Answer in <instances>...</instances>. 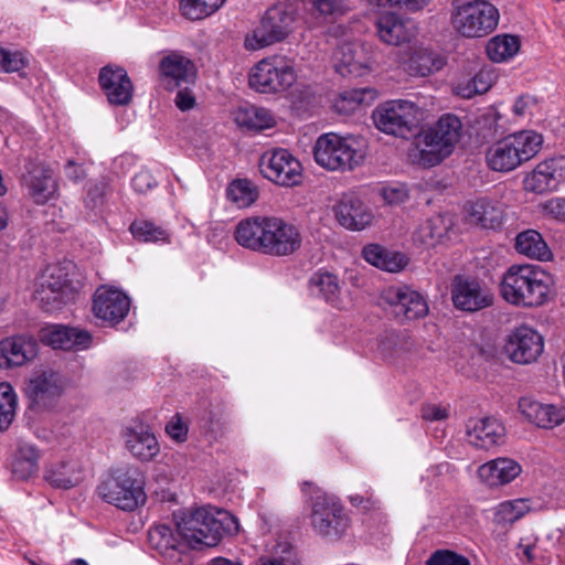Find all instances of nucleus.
Instances as JSON below:
<instances>
[{"label":"nucleus","mask_w":565,"mask_h":565,"mask_svg":"<svg viewBox=\"0 0 565 565\" xmlns=\"http://www.w3.org/2000/svg\"><path fill=\"white\" fill-rule=\"evenodd\" d=\"M126 449L142 462L153 460L160 452V445L151 429L143 425L128 426L121 431Z\"/></svg>","instance_id":"24"},{"label":"nucleus","mask_w":565,"mask_h":565,"mask_svg":"<svg viewBox=\"0 0 565 565\" xmlns=\"http://www.w3.org/2000/svg\"><path fill=\"white\" fill-rule=\"evenodd\" d=\"M467 211L469 222L483 228L495 230L500 227L503 222V211L501 206L486 199L471 202Z\"/></svg>","instance_id":"36"},{"label":"nucleus","mask_w":565,"mask_h":565,"mask_svg":"<svg viewBox=\"0 0 565 565\" xmlns=\"http://www.w3.org/2000/svg\"><path fill=\"white\" fill-rule=\"evenodd\" d=\"M520 50V40L515 35L500 34L490 39L486 51L489 58L495 63L513 57Z\"/></svg>","instance_id":"40"},{"label":"nucleus","mask_w":565,"mask_h":565,"mask_svg":"<svg viewBox=\"0 0 565 565\" xmlns=\"http://www.w3.org/2000/svg\"><path fill=\"white\" fill-rule=\"evenodd\" d=\"M505 428L493 417L470 420L467 426L468 443L478 449H490L504 441Z\"/></svg>","instance_id":"28"},{"label":"nucleus","mask_w":565,"mask_h":565,"mask_svg":"<svg viewBox=\"0 0 565 565\" xmlns=\"http://www.w3.org/2000/svg\"><path fill=\"white\" fill-rule=\"evenodd\" d=\"M529 508L524 500L504 501L500 503L494 512L493 522L502 527L511 526L520 520Z\"/></svg>","instance_id":"44"},{"label":"nucleus","mask_w":565,"mask_h":565,"mask_svg":"<svg viewBox=\"0 0 565 565\" xmlns=\"http://www.w3.org/2000/svg\"><path fill=\"white\" fill-rule=\"evenodd\" d=\"M177 532L190 548L213 547L224 536L236 535L238 520L226 510L214 508L181 509L173 513Z\"/></svg>","instance_id":"1"},{"label":"nucleus","mask_w":565,"mask_h":565,"mask_svg":"<svg viewBox=\"0 0 565 565\" xmlns=\"http://www.w3.org/2000/svg\"><path fill=\"white\" fill-rule=\"evenodd\" d=\"M450 292L455 308L460 311L477 312L493 303L489 288L476 278L455 276Z\"/></svg>","instance_id":"14"},{"label":"nucleus","mask_w":565,"mask_h":565,"mask_svg":"<svg viewBox=\"0 0 565 565\" xmlns=\"http://www.w3.org/2000/svg\"><path fill=\"white\" fill-rule=\"evenodd\" d=\"M316 497L312 498L310 522L315 532L330 540H338L350 527L351 521L345 509L333 495L320 492L315 487Z\"/></svg>","instance_id":"8"},{"label":"nucleus","mask_w":565,"mask_h":565,"mask_svg":"<svg viewBox=\"0 0 565 565\" xmlns=\"http://www.w3.org/2000/svg\"><path fill=\"white\" fill-rule=\"evenodd\" d=\"M160 78L168 89H174L181 84L193 83L196 78V67L186 56L171 52L159 63Z\"/></svg>","instance_id":"23"},{"label":"nucleus","mask_w":565,"mask_h":565,"mask_svg":"<svg viewBox=\"0 0 565 565\" xmlns=\"http://www.w3.org/2000/svg\"><path fill=\"white\" fill-rule=\"evenodd\" d=\"M334 211L338 222L352 231L365 228L373 218L369 207L354 195H343Z\"/></svg>","instance_id":"31"},{"label":"nucleus","mask_w":565,"mask_h":565,"mask_svg":"<svg viewBox=\"0 0 565 565\" xmlns=\"http://www.w3.org/2000/svg\"><path fill=\"white\" fill-rule=\"evenodd\" d=\"M543 349V337L527 326H520L512 330L504 345V351L510 360L519 364H530L536 361Z\"/></svg>","instance_id":"16"},{"label":"nucleus","mask_w":565,"mask_h":565,"mask_svg":"<svg viewBox=\"0 0 565 565\" xmlns=\"http://www.w3.org/2000/svg\"><path fill=\"white\" fill-rule=\"evenodd\" d=\"M521 473V466L510 458H497L483 463L478 469L480 479L489 487L511 482Z\"/></svg>","instance_id":"33"},{"label":"nucleus","mask_w":565,"mask_h":565,"mask_svg":"<svg viewBox=\"0 0 565 565\" xmlns=\"http://www.w3.org/2000/svg\"><path fill=\"white\" fill-rule=\"evenodd\" d=\"M364 259L382 270L396 273L407 264V258L402 253L391 252L379 244H370L362 250Z\"/></svg>","instance_id":"37"},{"label":"nucleus","mask_w":565,"mask_h":565,"mask_svg":"<svg viewBox=\"0 0 565 565\" xmlns=\"http://www.w3.org/2000/svg\"><path fill=\"white\" fill-rule=\"evenodd\" d=\"M313 157L320 167L331 171L352 170L361 159L352 143L337 134L321 135L313 147Z\"/></svg>","instance_id":"11"},{"label":"nucleus","mask_w":565,"mask_h":565,"mask_svg":"<svg viewBox=\"0 0 565 565\" xmlns=\"http://www.w3.org/2000/svg\"><path fill=\"white\" fill-rule=\"evenodd\" d=\"M427 565H470L469 561L455 552L436 551L427 561Z\"/></svg>","instance_id":"56"},{"label":"nucleus","mask_w":565,"mask_h":565,"mask_svg":"<svg viewBox=\"0 0 565 565\" xmlns=\"http://www.w3.org/2000/svg\"><path fill=\"white\" fill-rule=\"evenodd\" d=\"M391 7L408 12H417L426 8L430 0H386Z\"/></svg>","instance_id":"63"},{"label":"nucleus","mask_w":565,"mask_h":565,"mask_svg":"<svg viewBox=\"0 0 565 565\" xmlns=\"http://www.w3.org/2000/svg\"><path fill=\"white\" fill-rule=\"evenodd\" d=\"M301 242V235L296 226L282 218L270 216L265 255H291L300 248Z\"/></svg>","instance_id":"18"},{"label":"nucleus","mask_w":565,"mask_h":565,"mask_svg":"<svg viewBox=\"0 0 565 565\" xmlns=\"http://www.w3.org/2000/svg\"><path fill=\"white\" fill-rule=\"evenodd\" d=\"M450 223L440 214L425 220L413 234L416 244L434 247L448 233Z\"/></svg>","instance_id":"39"},{"label":"nucleus","mask_w":565,"mask_h":565,"mask_svg":"<svg viewBox=\"0 0 565 565\" xmlns=\"http://www.w3.org/2000/svg\"><path fill=\"white\" fill-rule=\"evenodd\" d=\"M335 71L342 76H360L365 68L363 52L358 44L345 42L333 52Z\"/></svg>","instance_id":"34"},{"label":"nucleus","mask_w":565,"mask_h":565,"mask_svg":"<svg viewBox=\"0 0 565 565\" xmlns=\"http://www.w3.org/2000/svg\"><path fill=\"white\" fill-rule=\"evenodd\" d=\"M557 166L558 162L555 159L540 162L534 170L525 177L523 181L524 189L534 193L556 190L562 177Z\"/></svg>","instance_id":"32"},{"label":"nucleus","mask_w":565,"mask_h":565,"mask_svg":"<svg viewBox=\"0 0 565 565\" xmlns=\"http://www.w3.org/2000/svg\"><path fill=\"white\" fill-rule=\"evenodd\" d=\"M259 169L266 179L281 186H295L302 180L300 161L286 149L266 151L260 157Z\"/></svg>","instance_id":"13"},{"label":"nucleus","mask_w":565,"mask_h":565,"mask_svg":"<svg viewBox=\"0 0 565 565\" xmlns=\"http://www.w3.org/2000/svg\"><path fill=\"white\" fill-rule=\"evenodd\" d=\"M312 292L321 295L326 301L330 302L334 307H340V286L339 279L331 273H315L309 280Z\"/></svg>","instance_id":"41"},{"label":"nucleus","mask_w":565,"mask_h":565,"mask_svg":"<svg viewBox=\"0 0 565 565\" xmlns=\"http://www.w3.org/2000/svg\"><path fill=\"white\" fill-rule=\"evenodd\" d=\"M39 338L44 344L62 350H84L92 343V335L88 331L63 324L42 328Z\"/></svg>","instance_id":"22"},{"label":"nucleus","mask_w":565,"mask_h":565,"mask_svg":"<svg viewBox=\"0 0 565 565\" xmlns=\"http://www.w3.org/2000/svg\"><path fill=\"white\" fill-rule=\"evenodd\" d=\"M492 85V77L488 71H480L473 77L459 83L456 92L463 98H471L477 94L487 93Z\"/></svg>","instance_id":"46"},{"label":"nucleus","mask_w":565,"mask_h":565,"mask_svg":"<svg viewBox=\"0 0 565 565\" xmlns=\"http://www.w3.org/2000/svg\"><path fill=\"white\" fill-rule=\"evenodd\" d=\"M39 470V463L24 461L15 457L12 465V473L19 480H26L36 473Z\"/></svg>","instance_id":"57"},{"label":"nucleus","mask_w":565,"mask_h":565,"mask_svg":"<svg viewBox=\"0 0 565 565\" xmlns=\"http://www.w3.org/2000/svg\"><path fill=\"white\" fill-rule=\"evenodd\" d=\"M238 118L241 125L254 130H264L275 125V118L269 110L265 108H250L241 114Z\"/></svg>","instance_id":"50"},{"label":"nucleus","mask_w":565,"mask_h":565,"mask_svg":"<svg viewBox=\"0 0 565 565\" xmlns=\"http://www.w3.org/2000/svg\"><path fill=\"white\" fill-rule=\"evenodd\" d=\"M371 94L367 88H354L342 92L334 100V108L340 114L353 113Z\"/></svg>","instance_id":"51"},{"label":"nucleus","mask_w":565,"mask_h":565,"mask_svg":"<svg viewBox=\"0 0 565 565\" xmlns=\"http://www.w3.org/2000/svg\"><path fill=\"white\" fill-rule=\"evenodd\" d=\"M461 128V121L456 115H443L433 127L416 138L412 154L414 160L425 168L439 164L454 151Z\"/></svg>","instance_id":"3"},{"label":"nucleus","mask_w":565,"mask_h":565,"mask_svg":"<svg viewBox=\"0 0 565 565\" xmlns=\"http://www.w3.org/2000/svg\"><path fill=\"white\" fill-rule=\"evenodd\" d=\"M543 209L546 214L554 218L565 222V199L553 198L544 203Z\"/></svg>","instance_id":"61"},{"label":"nucleus","mask_w":565,"mask_h":565,"mask_svg":"<svg viewBox=\"0 0 565 565\" xmlns=\"http://www.w3.org/2000/svg\"><path fill=\"white\" fill-rule=\"evenodd\" d=\"M276 554L279 555V557L274 556L262 559L260 565H295L297 562L294 547L289 543L278 544Z\"/></svg>","instance_id":"55"},{"label":"nucleus","mask_w":565,"mask_h":565,"mask_svg":"<svg viewBox=\"0 0 565 565\" xmlns=\"http://www.w3.org/2000/svg\"><path fill=\"white\" fill-rule=\"evenodd\" d=\"M132 236L140 242H166L168 233L160 226L146 220H136L130 225Z\"/></svg>","instance_id":"48"},{"label":"nucleus","mask_w":565,"mask_h":565,"mask_svg":"<svg viewBox=\"0 0 565 565\" xmlns=\"http://www.w3.org/2000/svg\"><path fill=\"white\" fill-rule=\"evenodd\" d=\"M132 188L139 193H145L156 184L153 175L148 170H141L132 179Z\"/></svg>","instance_id":"60"},{"label":"nucleus","mask_w":565,"mask_h":565,"mask_svg":"<svg viewBox=\"0 0 565 565\" xmlns=\"http://www.w3.org/2000/svg\"><path fill=\"white\" fill-rule=\"evenodd\" d=\"M294 22L295 13L288 6L268 8L253 34L246 36V49L255 51L284 41L291 33Z\"/></svg>","instance_id":"10"},{"label":"nucleus","mask_w":565,"mask_h":565,"mask_svg":"<svg viewBox=\"0 0 565 565\" xmlns=\"http://www.w3.org/2000/svg\"><path fill=\"white\" fill-rule=\"evenodd\" d=\"M445 60L437 53L427 49H416L404 63V70L411 76L425 77L440 71Z\"/></svg>","instance_id":"35"},{"label":"nucleus","mask_w":565,"mask_h":565,"mask_svg":"<svg viewBox=\"0 0 565 565\" xmlns=\"http://www.w3.org/2000/svg\"><path fill=\"white\" fill-rule=\"evenodd\" d=\"M375 25L379 39L388 45H402L416 34L415 24L411 19L393 12L381 14Z\"/></svg>","instance_id":"26"},{"label":"nucleus","mask_w":565,"mask_h":565,"mask_svg":"<svg viewBox=\"0 0 565 565\" xmlns=\"http://www.w3.org/2000/svg\"><path fill=\"white\" fill-rule=\"evenodd\" d=\"M44 478L54 488L70 489L74 486L73 480L61 469H47Z\"/></svg>","instance_id":"59"},{"label":"nucleus","mask_w":565,"mask_h":565,"mask_svg":"<svg viewBox=\"0 0 565 565\" xmlns=\"http://www.w3.org/2000/svg\"><path fill=\"white\" fill-rule=\"evenodd\" d=\"M521 413L540 428L552 429L565 422V408L523 397L519 402Z\"/></svg>","instance_id":"30"},{"label":"nucleus","mask_w":565,"mask_h":565,"mask_svg":"<svg viewBox=\"0 0 565 565\" xmlns=\"http://www.w3.org/2000/svg\"><path fill=\"white\" fill-rule=\"evenodd\" d=\"M515 249L529 258L545 262L551 259L552 252L542 235L534 230L521 232L515 237Z\"/></svg>","instance_id":"38"},{"label":"nucleus","mask_w":565,"mask_h":565,"mask_svg":"<svg viewBox=\"0 0 565 565\" xmlns=\"http://www.w3.org/2000/svg\"><path fill=\"white\" fill-rule=\"evenodd\" d=\"M25 170L26 173L22 180L28 188L30 196L38 204L46 203L57 189L53 171L45 164L34 161H29Z\"/></svg>","instance_id":"25"},{"label":"nucleus","mask_w":565,"mask_h":565,"mask_svg":"<svg viewBox=\"0 0 565 565\" xmlns=\"http://www.w3.org/2000/svg\"><path fill=\"white\" fill-rule=\"evenodd\" d=\"M303 2L311 6L319 15L332 19L340 18L351 10L349 0H303Z\"/></svg>","instance_id":"49"},{"label":"nucleus","mask_w":565,"mask_h":565,"mask_svg":"<svg viewBox=\"0 0 565 565\" xmlns=\"http://www.w3.org/2000/svg\"><path fill=\"white\" fill-rule=\"evenodd\" d=\"M366 494L367 495H361L358 493L350 494L348 500L353 507L362 508L367 511L377 508L379 501L374 499L373 494L369 493V491H366Z\"/></svg>","instance_id":"64"},{"label":"nucleus","mask_w":565,"mask_h":565,"mask_svg":"<svg viewBox=\"0 0 565 565\" xmlns=\"http://www.w3.org/2000/svg\"><path fill=\"white\" fill-rule=\"evenodd\" d=\"M385 300L392 312L401 320H414L427 315L428 306L424 297L408 287L390 288Z\"/></svg>","instance_id":"20"},{"label":"nucleus","mask_w":565,"mask_h":565,"mask_svg":"<svg viewBox=\"0 0 565 565\" xmlns=\"http://www.w3.org/2000/svg\"><path fill=\"white\" fill-rule=\"evenodd\" d=\"M383 200L390 205H398L409 198V190L406 184L395 183L386 185L381 191Z\"/></svg>","instance_id":"54"},{"label":"nucleus","mask_w":565,"mask_h":565,"mask_svg":"<svg viewBox=\"0 0 565 565\" xmlns=\"http://www.w3.org/2000/svg\"><path fill=\"white\" fill-rule=\"evenodd\" d=\"M26 65L21 52H11L0 49V71L6 73L20 72Z\"/></svg>","instance_id":"53"},{"label":"nucleus","mask_w":565,"mask_h":565,"mask_svg":"<svg viewBox=\"0 0 565 565\" xmlns=\"http://www.w3.org/2000/svg\"><path fill=\"white\" fill-rule=\"evenodd\" d=\"M372 118L379 130L405 138L419 124L420 107L409 100H388L374 109Z\"/></svg>","instance_id":"9"},{"label":"nucleus","mask_w":565,"mask_h":565,"mask_svg":"<svg viewBox=\"0 0 565 565\" xmlns=\"http://www.w3.org/2000/svg\"><path fill=\"white\" fill-rule=\"evenodd\" d=\"M110 193L109 181L105 178L92 183L87 190L85 198V206L92 211H96L104 206L107 195Z\"/></svg>","instance_id":"52"},{"label":"nucleus","mask_w":565,"mask_h":565,"mask_svg":"<svg viewBox=\"0 0 565 565\" xmlns=\"http://www.w3.org/2000/svg\"><path fill=\"white\" fill-rule=\"evenodd\" d=\"M17 408V395L8 382L0 383V430L4 431L12 423Z\"/></svg>","instance_id":"45"},{"label":"nucleus","mask_w":565,"mask_h":565,"mask_svg":"<svg viewBox=\"0 0 565 565\" xmlns=\"http://www.w3.org/2000/svg\"><path fill=\"white\" fill-rule=\"evenodd\" d=\"M72 262L49 265L38 278L34 299L49 313L62 310L75 299L77 287L72 279Z\"/></svg>","instance_id":"5"},{"label":"nucleus","mask_w":565,"mask_h":565,"mask_svg":"<svg viewBox=\"0 0 565 565\" xmlns=\"http://www.w3.org/2000/svg\"><path fill=\"white\" fill-rule=\"evenodd\" d=\"M206 425L212 433H221L230 424V412L225 401L216 398L206 409Z\"/></svg>","instance_id":"47"},{"label":"nucleus","mask_w":565,"mask_h":565,"mask_svg":"<svg viewBox=\"0 0 565 565\" xmlns=\"http://www.w3.org/2000/svg\"><path fill=\"white\" fill-rule=\"evenodd\" d=\"M451 22L465 38H483L493 32L500 13L490 0H452Z\"/></svg>","instance_id":"7"},{"label":"nucleus","mask_w":565,"mask_h":565,"mask_svg":"<svg viewBox=\"0 0 565 565\" xmlns=\"http://www.w3.org/2000/svg\"><path fill=\"white\" fill-rule=\"evenodd\" d=\"M296 82L292 65L282 57L264 58L249 74V85L259 93H278L288 89Z\"/></svg>","instance_id":"12"},{"label":"nucleus","mask_w":565,"mask_h":565,"mask_svg":"<svg viewBox=\"0 0 565 565\" xmlns=\"http://www.w3.org/2000/svg\"><path fill=\"white\" fill-rule=\"evenodd\" d=\"M226 196L237 207H248L259 196L258 188L248 179L232 181L226 190Z\"/></svg>","instance_id":"42"},{"label":"nucleus","mask_w":565,"mask_h":565,"mask_svg":"<svg viewBox=\"0 0 565 565\" xmlns=\"http://www.w3.org/2000/svg\"><path fill=\"white\" fill-rule=\"evenodd\" d=\"M62 393V377L54 371H43L35 375L29 381L25 387L29 408L35 412H42L53 407Z\"/></svg>","instance_id":"15"},{"label":"nucleus","mask_w":565,"mask_h":565,"mask_svg":"<svg viewBox=\"0 0 565 565\" xmlns=\"http://www.w3.org/2000/svg\"><path fill=\"white\" fill-rule=\"evenodd\" d=\"M543 137L534 130H521L493 142L486 152L488 167L510 172L531 160L541 150Z\"/></svg>","instance_id":"4"},{"label":"nucleus","mask_w":565,"mask_h":565,"mask_svg":"<svg viewBox=\"0 0 565 565\" xmlns=\"http://www.w3.org/2000/svg\"><path fill=\"white\" fill-rule=\"evenodd\" d=\"M553 286V276L540 266L512 265L502 276L500 292L511 305L536 308L550 300Z\"/></svg>","instance_id":"2"},{"label":"nucleus","mask_w":565,"mask_h":565,"mask_svg":"<svg viewBox=\"0 0 565 565\" xmlns=\"http://www.w3.org/2000/svg\"><path fill=\"white\" fill-rule=\"evenodd\" d=\"M98 83L109 104L127 106L131 103L134 84L124 67L111 64L102 67Z\"/></svg>","instance_id":"17"},{"label":"nucleus","mask_w":565,"mask_h":565,"mask_svg":"<svg viewBox=\"0 0 565 565\" xmlns=\"http://www.w3.org/2000/svg\"><path fill=\"white\" fill-rule=\"evenodd\" d=\"M536 107V99L529 95L520 96L513 106V111L516 116L532 115L533 109Z\"/></svg>","instance_id":"62"},{"label":"nucleus","mask_w":565,"mask_h":565,"mask_svg":"<svg viewBox=\"0 0 565 565\" xmlns=\"http://www.w3.org/2000/svg\"><path fill=\"white\" fill-rule=\"evenodd\" d=\"M167 434L177 441H184L188 435V426L179 414L174 415L166 426Z\"/></svg>","instance_id":"58"},{"label":"nucleus","mask_w":565,"mask_h":565,"mask_svg":"<svg viewBox=\"0 0 565 565\" xmlns=\"http://www.w3.org/2000/svg\"><path fill=\"white\" fill-rule=\"evenodd\" d=\"M97 491L107 503L124 511H135L147 501L145 477L134 465L114 469Z\"/></svg>","instance_id":"6"},{"label":"nucleus","mask_w":565,"mask_h":565,"mask_svg":"<svg viewBox=\"0 0 565 565\" xmlns=\"http://www.w3.org/2000/svg\"><path fill=\"white\" fill-rule=\"evenodd\" d=\"M38 353V342L25 334L7 337L0 341V369H13L25 365Z\"/></svg>","instance_id":"19"},{"label":"nucleus","mask_w":565,"mask_h":565,"mask_svg":"<svg viewBox=\"0 0 565 565\" xmlns=\"http://www.w3.org/2000/svg\"><path fill=\"white\" fill-rule=\"evenodd\" d=\"M226 0H180V11L189 20L204 19L218 10Z\"/></svg>","instance_id":"43"},{"label":"nucleus","mask_w":565,"mask_h":565,"mask_svg":"<svg viewBox=\"0 0 565 565\" xmlns=\"http://www.w3.org/2000/svg\"><path fill=\"white\" fill-rule=\"evenodd\" d=\"M130 309V299L116 289H98L93 301L94 315L103 321L115 326L122 321Z\"/></svg>","instance_id":"21"},{"label":"nucleus","mask_w":565,"mask_h":565,"mask_svg":"<svg viewBox=\"0 0 565 565\" xmlns=\"http://www.w3.org/2000/svg\"><path fill=\"white\" fill-rule=\"evenodd\" d=\"M148 541L153 550L172 562H181L182 555L190 548L185 539L180 536L179 533L175 534L166 524L151 527L148 532Z\"/></svg>","instance_id":"27"},{"label":"nucleus","mask_w":565,"mask_h":565,"mask_svg":"<svg viewBox=\"0 0 565 565\" xmlns=\"http://www.w3.org/2000/svg\"><path fill=\"white\" fill-rule=\"evenodd\" d=\"M270 216L242 220L235 228V239L244 248L264 254L268 237Z\"/></svg>","instance_id":"29"}]
</instances>
